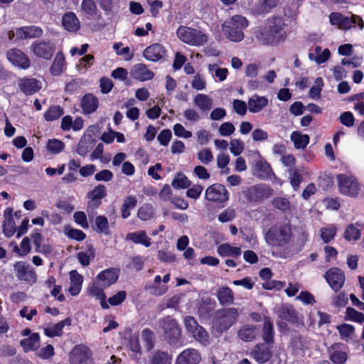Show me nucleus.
Wrapping results in <instances>:
<instances>
[{
    "mask_svg": "<svg viewBox=\"0 0 364 364\" xmlns=\"http://www.w3.org/2000/svg\"><path fill=\"white\" fill-rule=\"evenodd\" d=\"M14 251L21 257L28 255L31 251L29 238L27 237H24L20 244V247L16 245L14 246Z\"/></svg>",
    "mask_w": 364,
    "mask_h": 364,
    "instance_id": "obj_58",
    "label": "nucleus"
},
{
    "mask_svg": "<svg viewBox=\"0 0 364 364\" xmlns=\"http://www.w3.org/2000/svg\"><path fill=\"white\" fill-rule=\"evenodd\" d=\"M129 348L131 351L130 356L134 360L139 361L141 355V348L137 336H132L129 341Z\"/></svg>",
    "mask_w": 364,
    "mask_h": 364,
    "instance_id": "obj_47",
    "label": "nucleus"
},
{
    "mask_svg": "<svg viewBox=\"0 0 364 364\" xmlns=\"http://www.w3.org/2000/svg\"><path fill=\"white\" fill-rule=\"evenodd\" d=\"M209 74L215 81L223 82L228 76V70L225 68H220L217 64H210L208 66Z\"/></svg>",
    "mask_w": 364,
    "mask_h": 364,
    "instance_id": "obj_43",
    "label": "nucleus"
},
{
    "mask_svg": "<svg viewBox=\"0 0 364 364\" xmlns=\"http://www.w3.org/2000/svg\"><path fill=\"white\" fill-rule=\"evenodd\" d=\"M255 174L262 179H269L272 178L273 171L270 165L264 160H259L255 166Z\"/></svg>",
    "mask_w": 364,
    "mask_h": 364,
    "instance_id": "obj_32",
    "label": "nucleus"
},
{
    "mask_svg": "<svg viewBox=\"0 0 364 364\" xmlns=\"http://www.w3.org/2000/svg\"><path fill=\"white\" fill-rule=\"evenodd\" d=\"M349 353L348 347L341 343H336L328 348L329 359L334 364H345Z\"/></svg>",
    "mask_w": 364,
    "mask_h": 364,
    "instance_id": "obj_9",
    "label": "nucleus"
},
{
    "mask_svg": "<svg viewBox=\"0 0 364 364\" xmlns=\"http://www.w3.org/2000/svg\"><path fill=\"white\" fill-rule=\"evenodd\" d=\"M70 287H69V292L73 296L77 295L82 288L83 282L82 276L80 275L76 270H72L70 272Z\"/></svg>",
    "mask_w": 364,
    "mask_h": 364,
    "instance_id": "obj_34",
    "label": "nucleus"
},
{
    "mask_svg": "<svg viewBox=\"0 0 364 364\" xmlns=\"http://www.w3.org/2000/svg\"><path fill=\"white\" fill-rule=\"evenodd\" d=\"M217 252L221 257H237L242 251L239 247L231 246L229 243H224L218 247Z\"/></svg>",
    "mask_w": 364,
    "mask_h": 364,
    "instance_id": "obj_37",
    "label": "nucleus"
},
{
    "mask_svg": "<svg viewBox=\"0 0 364 364\" xmlns=\"http://www.w3.org/2000/svg\"><path fill=\"white\" fill-rule=\"evenodd\" d=\"M239 315L236 308L218 310L213 321V327L220 332L227 331L237 322Z\"/></svg>",
    "mask_w": 364,
    "mask_h": 364,
    "instance_id": "obj_3",
    "label": "nucleus"
},
{
    "mask_svg": "<svg viewBox=\"0 0 364 364\" xmlns=\"http://www.w3.org/2000/svg\"><path fill=\"white\" fill-rule=\"evenodd\" d=\"M88 291L90 295L95 296L97 299L100 301V305L102 309H107L109 308V305L105 301L106 296L101 287L93 284L89 288Z\"/></svg>",
    "mask_w": 364,
    "mask_h": 364,
    "instance_id": "obj_53",
    "label": "nucleus"
},
{
    "mask_svg": "<svg viewBox=\"0 0 364 364\" xmlns=\"http://www.w3.org/2000/svg\"><path fill=\"white\" fill-rule=\"evenodd\" d=\"M201 360V355L198 350L188 348L183 350L176 357L175 364H198Z\"/></svg>",
    "mask_w": 364,
    "mask_h": 364,
    "instance_id": "obj_13",
    "label": "nucleus"
},
{
    "mask_svg": "<svg viewBox=\"0 0 364 364\" xmlns=\"http://www.w3.org/2000/svg\"><path fill=\"white\" fill-rule=\"evenodd\" d=\"M326 279L332 289L335 291H339L344 284L345 275L339 269L333 268L327 271Z\"/></svg>",
    "mask_w": 364,
    "mask_h": 364,
    "instance_id": "obj_12",
    "label": "nucleus"
},
{
    "mask_svg": "<svg viewBox=\"0 0 364 364\" xmlns=\"http://www.w3.org/2000/svg\"><path fill=\"white\" fill-rule=\"evenodd\" d=\"M338 188L343 195L355 197L360 190V186L356 178L350 174H338L337 176Z\"/></svg>",
    "mask_w": 364,
    "mask_h": 364,
    "instance_id": "obj_6",
    "label": "nucleus"
},
{
    "mask_svg": "<svg viewBox=\"0 0 364 364\" xmlns=\"http://www.w3.org/2000/svg\"><path fill=\"white\" fill-rule=\"evenodd\" d=\"M70 364H91L88 348L83 346H75L70 353Z\"/></svg>",
    "mask_w": 364,
    "mask_h": 364,
    "instance_id": "obj_14",
    "label": "nucleus"
},
{
    "mask_svg": "<svg viewBox=\"0 0 364 364\" xmlns=\"http://www.w3.org/2000/svg\"><path fill=\"white\" fill-rule=\"evenodd\" d=\"M361 236L360 228L358 224L348 225L344 231L343 237L346 240L354 243L358 241Z\"/></svg>",
    "mask_w": 364,
    "mask_h": 364,
    "instance_id": "obj_40",
    "label": "nucleus"
},
{
    "mask_svg": "<svg viewBox=\"0 0 364 364\" xmlns=\"http://www.w3.org/2000/svg\"><path fill=\"white\" fill-rule=\"evenodd\" d=\"M205 197L209 201L224 203L228 200L229 193L223 185L214 183L208 187Z\"/></svg>",
    "mask_w": 364,
    "mask_h": 364,
    "instance_id": "obj_8",
    "label": "nucleus"
},
{
    "mask_svg": "<svg viewBox=\"0 0 364 364\" xmlns=\"http://www.w3.org/2000/svg\"><path fill=\"white\" fill-rule=\"evenodd\" d=\"M127 240L136 244H141L148 247L151 245L150 238L144 230L130 232L127 235Z\"/></svg>",
    "mask_w": 364,
    "mask_h": 364,
    "instance_id": "obj_38",
    "label": "nucleus"
},
{
    "mask_svg": "<svg viewBox=\"0 0 364 364\" xmlns=\"http://www.w3.org/2000/svg\"><path fill=\"white\" fill-rule=\"evenodd\" d=\"M224 24H229L235 28H238L242 31L243 28L248 26L247 20L240 15L233 16L230 21H226Z\"/></svg>",
    "mask_w": 364,
    "mask_h": 364,
    "instance_id": "obj_59",
    "label": "nucleus"
},
{
    "mask_svg": "<svg viewBox=\"0 0 364 364\" xmlns=\"http://www.w3.org/2000/svg\"><path fill=\"white\" fill-rule=\"evenodd\" d=\"M31 48L36 56L48 60L53 55L55 45L51 41H35Z\"/></svg>",
    "mask_w": 364,
    "mask_h": 364,
    "instance_id": "obj_11",
    "label": "nucleus"
},
{
    "mask_svg": "<svg viewBox=\"0 0 364 364\" xmlns=\"http://www.w3.org/2000/svg\"><path fill=\"white\" fill-rule=\"evenodd\" d=\"M141 338L145 343V347L148 351L151 350L155 343V336L152 331L149 328H144L141 331Z\"/></svg>",
    "mask_w": 364,
    "mask_h": 364,
    "instance_id": "obj_55",
    "label": "nucleus"
},
{
    "mask_svg": "<svg viewBox=\"0 0 364 364\" xmlns=\"http://www.w3.org/2000/svg\"><path fill=\"white\" fill-rule=\"evenodd\" d=\"M95 140L82 136L76 149L78 155L85 156L93 148Z\"/></svg>",
    "mask_w": 364,
    "mask_h": 364,
    "instance_id": "obj_46",
    "label": "nucleus"
},
{
    "mask_svg": "<svg viewBox=\"0 0 364 364\" xmlns=\"http://www.w3.org/2000/svg\"><path fill=\"white\" fill-rule=\"evenodd\" d=\"M290 183L294 191H297L302 181V176L296 168H290L288 170Z\"/></svg>",
    "mask_w": 364,
    "mask_h": 364,
    "instance_id": "obj_56",
    "label": "nucleus"
},
{
    "mask_svg": "<svg viewBox=\"0 0 364 364\" xmlns=\"http://www.w3.org/2000/svg\"><path fill=\"white\" fill-rule=\"evenodd\" d=\"M20 343L25 351L36 350L40 346V336L37 333H32L29 337L22 339Z\"/></svg>",
    "mask_w": 364,
    "mask_h": 364,
    "instance_id": "obj_39",
    "label": "nucleus"
},
{
    "mask_svg": "<svg viewBox=\"0 0 364 364\" xmlns=\"http://www.w3.org/2000/svg\"><path fill=\"white\" fill-rule=\"evenodd\" d=\"M166 53L165 48L159 43L148 46L144 51V57L150 61L156 62L162 59Z\"/></svg>",
    "mask_w": 364,
    "mask_h": 364,
    "instance_id": "obj_18",
    "label": "nucleus"
},
{
    "mask_svg": "<svg viewBox=\"0 0 364 364\" xmlns=\"http://www.w3.org/2000/svg\"><path fill=\"white\" fill-rule=\"evenodd\" d=\"M323 81L321 77H317L315 80L314 85L311 87L309 96L313 100H318L321 97V92L323 87Z\"/></svg>",
    "mask_w": 364,
    "mask_h": 364,
    "instance_id": "obj_57",
    "label": "nucleus"
},
{
    "mask_svg": "<svg viewBox=\"0 0 364 364\" xmlns=\"http://www.w3.org/2000/svg\"><path fill=\"white\" fill-rule=\"evenodd\" d=\"M71 325V320L68 318L58 322L55 324H48L44 328V334L50 338L56 336H61L63 335V330L65 326H70Z\"/></svg>",
    "mask_w": 364,
    "mask_h": 364,
    "instance_id": "obj_23",
    "label": "nucleus"
},
{
    "mask_svg": "<svg viewBox=\"0 0 364 364\" xmlns=\"http://www.w3.org/2000/svg\"><path fill=\"white\" fill-rule=\"evenodd\" d=\"M220 304L223 306L230 305L234 301V293L232 289L228 287H220L216 294Z\"/></svg>",
    "mask_w": 364,
    "mask_h": 364,
    "instance_id": "obj_33",
    "label": "nucleus"
},
{
    "mask_svg": "<svg viewBox=\"0 0 364 364\" xmlns=\"http://www.w3.org/2000/svg\"><path fill=\"white\" fill-rule=\"evenodd\" d=\"M162 279L160 275H156L154 277L153 284H147L145 286V289L148 291L151 295L161 296L168 291V287L167 285L161 284Z\"/></svg>",
    "mask_w": 364,
    "mask_h": 364,
    "instance_id": "obj_29",
    "label": "nucleus"
},
{
    "mask_svg": "<svg viewBox=\"0 0 364 364\" xmlns=\"http://www.w3.org/2000/svg\"><path fill=\"white\" fill-rule=\"evenodd\" d=\"M6 58L13 65L16 66L21 69L26 70L30 67V59L20 49H9L6 53Z\"/></svg>",
    "mask_w": 364,
    "mask_h": 364,
    "instance_id": "obj_10",
    "label": "nucleus"
},
{
    "mask_svg": "<svg viewBox=\"0 0 364 364\" xmlns=\"http://www.w3.org/2000/svg\"><path fill=\"white\" fill-rule=\"evenodd\" d=\"M292 236L289 225H278L272 227L264 235L267 244L272 247H282L289 243Z\"/></svg>",
    "mask_w": 364,
    "mask_h": 364,
    "instance_id": "obj_1",
    "label": "nucleus"
},
{
    "mask_svg": "<svg viewBox=\"0 0 364 364\" xmlns=\"http://www.w3.org/2000/svg\"><path fill=\"white\" fill-rule=\"evenodd\" d=\"M290 138L294 144V147L297 149H305L309 143V136L299 132H293Z\"/></svg>",
    "mask_w": 364,
    "mask_h": 364,
    "instance_id": "obj_45",
    "label": "nucleus"
},
{
    "mask_svg": "<svg viewBox=\"0 0 364 364\" xmlns=\"http://www.w3.org/2000/svg\"><path fill=\"white\" fill-rule=\"evenodd\" d=\"M119 271L115 268H109L101 272L96 277V282L102 287H107L114 284L119 278Z\"/></svg>",
    "mask_w": 364,
    "mask_h": 364,
    "instance_id": "obj_15",
    "label": "nucleus"
},
{
    "mask_svg": "<svg viewBox=\"0 0 364 364\" xmlns=\"http://www.w3.org/2000/svg\"><path fill=\"white\" fill-rule=\"evenodd\" d=\"M331 56V52L328 48L322 50L321 47H316L314 53L309 54V58L311 61H315L317 64H321L326 62Z\"/></svg>",
    "mask_w": 364,
    "mask_h": 364,
    "instance_id": "obj_36",
    "label": "nucleus"
},
{
    "mask_svg": "<svg viewBox=\"0 0 364 364\" xmlns=\"http://www.w3.org/2000/svg\"><path fill=\"white\" fill-rule=\"evenodd\" d=\"M191 185V181L182 173H178L172 181V186L176 189L186 188Z\"/></svg>",
    "mask_w": 364,
    "mask_h": 364,
    "instance_id": "obj_63",
    "label": "nucleus"
},
{
    "mask_svg": "<svg viewBox=\"0 0 364 364\" xmlns=\"http://www.w3.org/2000/svg\"><path fill=\"white\" fill-rule=\"evenodd\" d=\"M222 29L226 37L232 41L238 42L242 41L244 38L242 31L231 25L223 24Z\"/></svg>",
    "mask_w": 364,
    "mask_h": 364,
    "instance_id": "obj_35",
    "label": "nucleus"
},
{
    "mask_svg": "<svg viewBox=\"0 0 364 364\" xmlns=\"http://www.w3.org/2000/svg\"><path fill=\"white\" fill-rule=\"evenodd\" d=\"M130 74L134 79L141 82L151 80L154 77V73L142 63L134 65L131 69Z\"/></svg>",
    "mask_w": 364,
    "mask_h": 364,
    "instance_id": "obj_19",
    "label": "nucleus"
},
{
    "mask_svg": "<svg viewBox=\"0 0 364 364\" xmlns=\"http://www.w3.org/2000/svg\"><path fill=\"white\" fill-rule=\"evenodd\" d=\"M62 24L68 32H76L80 28V21L73 12H67L63 16Z\"/></svg>",
    "mask_w": 364,
    "mask_h": 364,
    "instance_id": "obj_24",
    "label": "nucleus"
},
{
    "mask_svg": "<svg viewBox=\"0 0 364 364\" xmlns=\"http://www.w3.org/2000/svg\"><path fill=\"white\" fill-rule=\"evenodd\" d=\"M16 277L21 281L33 284L37 281V274L33 267L23 261H18L14 264Z\"/></svg>",
    "mask_w": 364,
    "mask_h": 364,
    "instance_id": "obj_7",
    "label": "nucleus"
},
{
    "mask_svg": "<svg viewBox=\"0 0 364 364\" xmlns=\"http://www.w3.org/2000/svg\"><path fill=\"white\" fill-rule=\"evenodd\" d=\"M257 334V328L253 326L245 325L238 331L239 338L245 342L252 341Z\"/></svg>",
    "mask_w": 364,
    "mask_h": 364,
    "instance_id": "obj_44",
    "label": "nucleus"
},
{
    "mask_svg": "<svg viewBox=\"0 0 364 364\" xmlns=\"http://www.w3.org/2000/svg\"><path fill=\"white\" fill-rule=\"evenodd\" d=\"M95 249L91 245H87L85 251L77 253V259L82 266L89 265L90 261L95 258Z\"/></svg>",
    "mask_w": 364,
    "mask_h": 364,
    "instance_id": "obj_52",
    "label": "nucleus"
},
{
    "mask_svg": "<svg viewBox=\"0 0 364 364\" xmlns=\"http://www.w3.org/2000/svg\"><path fill=\"white\" fill-rule=\"evenodd\" d=\"M285 24L284 20L280 17H272L268 19L265 28L274 32L276 34H286L284 31Z\"/></svg>",
    "mask_w": 364,
    "mask_h": 364,
    "instance_id": "obj_42",
    "label": "nucleus"
},
{
    "mask_svg": "<svg viewBox=\"0 0 364 364\" xmlns=\"http://www.w3.org/2000/svg\"><path fill=\"white\" fill-rule=\"evenodd\" d=\"M137 215L141 220H148L154 215L153 207L149 204H144L139 208Z\"/></svg>",
    "mask_w": 364,
    "mask_h": 364,
    "instance_id": "obj_62",
    "label": "nucleus"
},
{
    "mask_svg": "<svg viewBox=\"0 0 364 364\" xmlns=\"http://www.w3.org/2000/svg\"><path fill=\"white\" fill-rule=\"evenodd\" d=\"M251 357L260 364L267 363L272 357L271 348L265 343L256 345L251 351Z\"/></svg>",
    "mask_w": 364,
    "mask_h": 364,
    "instance_id": "obj_16",
    "label": "nucleus"
},
{
    "mask_svg": "<svg viewBox=\"0 0 364 364\" xmlns=\"http://www.w3.org/2000/svg\"><path fill=\"white\" fill-rule=\"evenodd\" d=\"M65 66L64 56L62 53H58L50 66V73L55 76L60 75L63 72Z\"/></svg>",
    "mask_w": 364,
    "mask_h": 364,
    "instance_id": "obj_48",
    "label": "nucleus"
},
{
    "mask_svg": "<svg viewBox=\"0 0 364 364\" xmlns=\"http://www.w3.org/2000/svg\"><path fill=\"white\" fill-rule=\"evenodd\" d=\"M18 40L41 37L43 34L41 28L36 26H23L16 30Z\"/></svg>",
    "mask_w": 364,
    "mask_h": 364,
    "instance_id": "obj_21",
    "label": "nucleus"
},
{
    "mask_svg": "<svg viewBox=\"0 0 364 364\" xmlns=\"http://www.w3.org/2000/svg\"><path fill=\"white\" fill-rule=\"evenodd\" d=\"M187 332L202 346H206L210 343V336L207 331L198 324L197 321L191 316H187L183 320Z\"/></svg>",
    "mask_w": 364,
    "mask_h": 364,
    "instance_id": "obj_5",
    "label": "nucleus"
},
{
    "mask_svg": "<svg viewBox=\"0 0 364 364\" xmlns=\"http://www.w3.org/2000/svg\"><path fill=\"white\" fill-rule=\"evenodd\" d=\"M329 20L332 25L337 26L339 28L348 30L353 26L351 17H346L340 13L333 12L329 16Z\"/></svg>",
    "mask_w": 364,
    "mask_h": 364,
    "instance_id": "obj_27",
    "label": "nucleus"
},
{
    "mask_svg": "<svg viewBox=\"0 0 364 364\" xmlns=\"http://www.w3.org/2000/svg\"><path fill=\"white\" fill-rule=\"evenodd\" d=\"M136 203L137 200L134 196L127 197L122 206V217L124 219L129 218L131 215V210L136 207Z\"/></svg>",
    "mask_w": 364,
    "mask_h": 364,
    "instance_id": "obj_54",
    "label": "nucleus"
},
{
    "mask_svg": "<svg viewBox=\"0 0 364 364\" xmlns=\"http://www.w3.org/2000/svg\"><path fill=\"white\" fill-rule=\"evenodd\" d=\"M309 341L306 337L296 336L291 341L292 352L298 357H302L305 350L309 348Z\"/></svg>",
    "mask_w": 364,
    "mask_h": 364,
    "instance_id": "obj_26",
    "label": "nucleus"
},
{
    "mask_svg": "<svg viewBox=\"0 0 364 364\" xmlns=\"http://www.w3.org/2000/svg\"><path fill=\"white\" fill-rule=\"evenodd\" d=\"M151 361L152 364H171L172 355L166 351L156 350Z\"/></svg>",
    "mask_w": 364,
    "mask_h": 364,
    "instance_id": "obj_51",
    "label": "nucleus"
},
{
    "mask_svg": "<svg viewBox=\"0 0 364 364\" xmlns=\"http://www.w3.org/2000/svg\"><path fill=\"white\" fill-rule=\"evenodd\" d=\"M20 90L26 95H31L41 90V82L35 78L24 77L18 83Z\"/></svg>",
    "mask_w": 364,
    "mask_h": 364,
    "instance_id": "obj_20",
    "label": "nucleus"
},
{
    "mask_svg": "<svg viewBox=\"0 0 364 364\" xmlns=\"http://www.w3.org/2000/svg\"><path fill=\"white\" fill-rule=\"evenodd\" d=\"M272 205L274 208L284 213L289 212L291 210L290 203L286 198H275L272 201Z\"/></svg>",
    "mask_w": 364,
    "mask_h": 364,
    "instance_id": "obj_61",
    "label": "nucleus"
},
{
    "mask_svg": "<svg viewBox=\"0 0 364 364\" xmlns=\"http://www.w3.org/2000/svg\"><path fill=\"white\" fill-rule=\"evenodd\" d=\"M194 105L203 112H209L213 106V100L205 94H197L193 100Z\"/></svg>",
    "mask_w": 364,
    "mask_h": 364,
    "instance_id": "obj_25",
    "label": "nucleus"
},
{
    "mask_svg": "<svg viewBox=\"0 0 364 364\" xmlns=\"http://www.w3.org/2000/svg\"><path fill=\"white\" fill-rule=\"evenodd\" d=\"M176 34L182 42L192 46H201L208 41V36L205 33L188 26H179Z\"/></svg>",
    "mask_w": 364,
    "mask_h": 364,
    "instance_id": "obj_2",
    "label": "nucleus"
},
{
    "mask_svg": "<svg viewBox=\"0 0 364 364\" xmlns=\"http://www.w3.org/2000/svg\"><path fill=\"white\" fill-rule=\"evenodd\" d=\"M337 228L333 224H329L323 227L320 230L321 240L325 243H328L333 240L336 235Z\"/></svg>",
    "mask_w": 364,
    "mask_h": 364,
    "instance_id": "obj_50",
    "label": "nucleus"
},
{
    "mask_svg": "<svg viewBox=\"0 0 364 364\" xmlns=\"http://www.w3.org/2000/svg\"><path fill=\"white\" fill-rule=\"evenodd\" d=\"M81 9L87 15L91 16L97 12V5L94 0H82Z\"/></svg>",
    "mask_w": 364,
    "mask_h": 364,
    "instance_id": "obj_64",
    "label": "nucleus"
},
{
    "mask_svg": "<svg viewBox=\"0 0 364 364\" xmlns=\"http://www.w3.org/2000/svg\"><path fill=\"white\" fill-rule=\"evenodd\" d=\"M93 229L98 233L109 235V227L107 218L103 215L97 216L95 219Z\"/></svg>",
    "mask_w": 364,
    "mask_h": 364,
    "instance_id": "obj_49",
    "label": "nucleus"
},
{
    "mask_svg": "<svg viewBox=\"0 0 364 364\" xmlns=\"http://www.w3.org/2000/svg\"><path fill=\"white\" fill-rule=\"evenodd\" d=\"M98 106V99L92 94H87L82 98L81 107L84 114L93 113Z\"/></svg>",
    "mask_w": 364,
    "mask_h": 364,
    "instance_id": "obj_30",
    "label": "nucleus"
},
{
    "mask_svg": "<svg viewBox=\"0 0 364 364\" xmlns=\"http://www.w3.org/2000/svg\"><path fill=\"white\" fill-rule=\"evenodd\" d=\"M247 195L251 200H257L259 198L269 197L272 195V191L265 186L257 185L250 187L247 191Z\"/></svg>",
    "mask_w": 364,
    "mask_h": 364,
    "instance_id": "obj_31",
    "label": "nucleus"
},
{
    "mask_svg": "<svg viewBox=\"0 0 364 364\" xmlns=\"http://www.w3.org/2000/svg\"><path fill=\"white\" fill-rule=\"evenodd\" d=\"M257 37L264 45L276 46L285 40L287 34L278 35L264 28Z\"/></svg>",
    "mask_w": 364,
    "mask_h": 364,
    "instance_id": "obj_17",
    "label": "nucleus"
},
{
    "mask_svg": "<svg viewBox=\"0 0 364 364\" xmlns=\"http://www.w3.org/2000/svg\"><path fill=\"white\" fill-rule=\"evenodd\" d=\"M269 104V100L265 96H259L257 94L250 97L247 101L248 109L251 113H258L265 108Z\"/></svg>",
    "mask_w": 364,
    "mask_h": 364,
    "instance_id": "obj_22",
    "label": "nucleus"
},
{
    "mask_svg": "<svg viewBox=\"0 0 364 364\" xmlns=\"http://www.w3.org/2000/svg\"><path fill=\"white\" fill-rule=\"evenodd\" d=\"M63 114V109L60 106H53L45 112L44 117L47 121H53Z\"/></svg>",
    "mask_w": 364,
    "mask_h": 364,
    "instance_id": "obj_60",
    "label": "nucleus"
},
{
    "mask_svg": "<svg viewBox=\"0 0 364 364\" xmlns=\"http://www.w3.org/2000/svg\"><path fill=\"white\" fill-rule=\"evenodd\" d=\"M159 323L163 331L164 338L171 345L176 344L181 336V330L176 320L168 316L160 319Z\"/></svg>",
    "mask_w": 364,
    "mask_h": 364,
    "instance_id": "obj_4",
    "label": "nucleus"
},
{
    "mask_svg": "<svg viewBox=\"0 0 364 364\" xmlns=\"http://www.w3.org/2000/svg\"><path fill=\"white\" fill-rule=\"evenodd\" d=\"M4 216L3 232L6 237H11L16 232V223L13 217V210L10 208H6Z\"/></svg>",
    "mask_w": 364,
    "mask_h": 364,
    "instance_id": "obj_28",
    "label": "nucleus"
},
{
    "mask_svg": "<svg viewBox=\"0 0 364 364\" xmlns=\"http://www.w3.org/2000/svg\"><path fill=\"white\" fill-rule=\"evenodd\" d=\"M278 316L281 319L285 320L291 323L295 324L299 323V318L296 312L291 307H281L278 311Z\"/></svg>",
    "mask_w": 364,
    "mask_h": 364,
    "instance_id": "obj_41",
    "label": "nucleus"
}]
</instances>
